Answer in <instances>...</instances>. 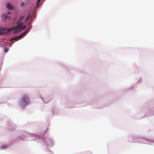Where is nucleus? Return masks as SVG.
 I'll use <instances>...</instances> for the list:
<instances>
[{"label": "nucleus", "mask_w": 154, "mask_h": 154, "mask_svg": "<svg viewBox=\"0 0 154 154\" xmlns=\"http://www.w3.org/2000/svg\"><path fill=\"white\" fill-rule=\"evenodd\" d=\"M8 51V49L7 48H5L4 50V51L5 53L7 52Z\"/></svg>", "instance_id": "6e6552de"}, {"label": "nucleus", "mask_w": 154, "mask_h": 154, "mask_svg": "<svg viewBox=\"0 0 154 154\" xmlns=\"http://www.w3.org/2000/svg\"><path fill=\"white\" fill-rule=\"evenodd\" d=\"M29 15L27 17V18H26L25 20V22H26L27 20H28V19L29 18Z\"/></svg>", "instance_id": "1a4fd4ad"}, {"label": "nucleus", "mask_w": 154, "mask_h": 154, "mask_svg": "<svg viewBox=\"0 0 154 154\" xmlns=\"http://www.w3.org/2000/svg\"><path fill=\"white\" fill-rule=\"evenodd\" d=\"M30 30V29H28L26 31H27V32L29 31Z\"/></svg>", "instance_id": "f8f14e48"}, {"label": "nucleus", "mask_w": 154, "mask_h": 154, "mask_svg": "<svg viewBox=\"0 0 154 154\" xmlns=\"http://www.w3.org/2000/svg\"><path fill=\"white\" fill-rule=\"evenodd\" d=\"M26 31L25 32H24L23 33L21 34V35L22 36V37L26 33H27V31Z\"/></svg>", "instance_id": "0eeeda50"}, {"label": "nucleus", "mask_w": 154, "mask_h": 154, "mask_svg": "<svg viewBox=\"0 0 154 154\" xmlns=\"http://www.w3.org/2000/svg\"><path fill=\"white\" fill-rule=\"evenodd\" d=\"M7 33V30L6 28L0 27V35H2L6 34Z\"/></svg>", "instance_id": "7ed1b4c3"}, {"label": "nucleus", "mask_w": 154, "mask_h": 154, "mask_svg": "<svg viewBox=\"0 0 154 154\" xmlns=\"http://www.w3.org/2000/svg\"><path fill=\"white\" fill-rule=\"evenodd\" d=\"M21 37H22V36L20 34L19 36H18L12 38V39H11V40H18Z\"/></svg>", "instance_id": "423d86ee"}, {"label": "nucleus", "mask_w": 154, "mask_h": 154, "mask_svg": "<svg viewBox=\"0 0 154 154\" xmlns=\"http://www.w3.org/2000/svg\"><path fill=\"white\" fill-rule=\"evenodd\" d=\"M41 0H37V5L40 3V2L41 1Z\"/></svg>", "instance_id": "9d476101"}, {"label": "nucleus", "mask_w": 154, "mask_h": 154, "mask_svg": "<svg viewBox=\"0 0 154 154\" xmlns=\"http://www.w3.org/2000/svg\"><path fill=\"white\" fill-rule=\"evenodd\" d=\"M6 8L9 10H12L13 9L14 7L9 3H7L6 4Z\"/></svg>", "instance_id": "20e7f679"}, {"label": "nucleus", "mask_w": 154, "mask_h": 154, "mask_svg": "<svg viewBox=\"0 0 154 154\" xmlns=\"http://www.w3.org/2000/svg\"><path fill=\"white\" fill-rule=\"evenodd\" d=\"M24 5V2H22V3H21V6H22Z\"/></svg>", "instance_id": "9b49d317"}, {"label": "nucleus", "mask_w": 154, "mask_h": 154, "mask_svg": "<svg viewBox=\"0 0 154 154\" xmlns=\"http://www.w3.org/2000/svg\"><path fill=\"white\" fill-rule=\"evenodd\" d=\"M30 102V99L27 95H25L23 97L21 101V105H26Z\"/></svg>", "instance_id": "f03ea898"}, {"label": "nucleus", "mask_w": 154, "mask_h": 154, "mask_svg": "<svg viewBox=\"0 0 154 154\" xmlns=\"http://www.w3.org/2000/svg\"><path fill=\"white\" fill-rule=\"evenodd\" d=\"M23 18V16H21L20 17L16 23V24L17 26H14L12 28H8L7 31L9 32L13 30L14 33H15L17 32H20L22 30L24 29L26 26V25H23L22 20Z\"/></svg>", "instance_id": "f257e3e1"}, {"label": "nucleus", "mask_w": 154, "mask_h": 154, "mask_svg": "<svg viewBox=\"0 0 154 154\" xmlns=\"http://www.w3.org/2000/svg\"><path fill=\"white\" fill-rule=\"evenodd\" d=\"M7 14H10V12H8Z\"/></svg>", "instance_id": "ddd939ff"}, {"label": "nucleus", "mask_w": 154, "mask_h": 154, "mask_svg": "<svg viewBox=\"0 0 154 154\" xmlns=\"http://www.w3.org/2000/svg\"><path fill=\"white\" fill-rule=\"evenodd\" d=\"M8 17V16L6 14H3L2 15V18L3 21L4 22H5Z\"/></svg>", "instance_id": "39448f33"}]
</instances>
